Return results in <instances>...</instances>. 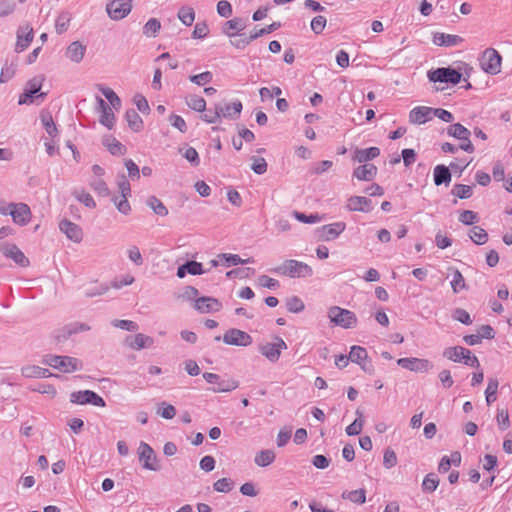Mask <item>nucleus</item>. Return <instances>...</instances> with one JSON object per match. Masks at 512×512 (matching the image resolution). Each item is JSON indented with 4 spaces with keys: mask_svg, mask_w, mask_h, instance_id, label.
<instances>
[{
    "mask_svg": "<svg viewBox=\"0 0 512 512\" xmlns=\"http://www.w3.org/2000/svg\"><path fill=\"white\" fill-rule=\"evenodd\" d=\"M271 271L290 278H306L313 274V270L308 264L292 259L285 260L281 265Z\"/></svg>",
    "mask_w": 512,
    "mask_h": 512,
    "instance_id": "obj_1",
    "label": "nucleus"
},
{
    "mask_svg": "<svg viewBox=\"0 0 512 512\" xmlns=\"http://www.w3.org/2000/svg\"><path fill=\"white\" fill-rule=\"evenodd\" d=\"M327 316L331 323L344 329L354 328L358 322L357 316L354 312L339 306L330 307L328 309Z\"/></svg>",
    "mask_w": 512,
    "mask_h": 512,
    "instance_id": "obj_2",
    "label": "nucleus"
},
{
    "mask_svg": "<svg viewBox=\"0 0 512 512\" xmlns=\"http://www.w3.org/2000/svg\"><path fill=\"white\" fill-rule=\"evenodd\" d=\"M44 363L63 373H71L81 369V362L70 356L47 355Z\"/></svg>",
    "mask_w": 512,
    "mask_h": 512,
    "instance_id": "obj_3",
    "label": "nucleus"
},
{
    "mask_svg": "<svg viewBox=\"0 0 512 512\" xmlns=\"http://www.w3.org/2000/svg\"><path fill=\"white\" fill-rule=\"evenodd\" d=\"M480 66L482 70L491 75H496L501 71L502 57L494 48L485 49L480 58Z\"/></svg>",
    "mask_w": 512,
    "mask_h": 512,
    "instance_id": "obj_4",
    "label": "nucleus"
},
{
    "mask_svg": "<svg viewBox=\"0 0 512 512\" xmlns=\"http://www.w3.org/2000/svg\"><path fill=\"white\" fill-rule=\"evenodd\" d=\"M427 77L430 82L450 83L456 85L461 81L462 73L458 71V69H454L452 67H440L429 70Z\"/></svg>",
    "mask_w": 512,
    "mask_h": 512,
    "instance_id": "obj_5",
    "label": "nucleus"
},
{
    "mask_svg": "<svg viewBox=\"0 0 512 512\" xmlns=\"http://www.w3.org/2000/svg\"><path fill=\"white\" fill-rule=\"evenodd\" d=\"M138 457L139 461L142 463V467L146 470L150 471H158L160 470V466L158 464L157 456L154 450L151 448L149 444L141 441L138 447Z\"/></svg>",
    "mask_w": 512,
    "mask_h": 512,
    "instance_id": "obj_6",
    "label": "nucleus"
},
{
    "mask_svg": "<svg viewBox=\"0 0 512 512\" xmlns=\"http://www.w3.org/2000/svg\"><path fill=\"white\" fill-rule=\"evenodd\" d=\"M203 378L210 384L217 385L216 387L209 388L214 393L230 392L238 388L239 382L234 379L223 380L218 374L205 372Z\"/></svg>",
    "mask_w": 512,
    "mask_h": 512,
    "instance_id": "obj_7",
    "label": "nucleus"
},
{
    "mask_svg": "<svg viewBox=\"0 0 512 512\" xmlns=\"http://www.w3.org/2000/svg\"><path fill=\"white\" fill-rule=\"evenodd\" d=\"M70 401L79 405L91 404L97 407L106 405L104 399L91 390L75 391L70 394Z\"/></svg>",
    "mask_w": 512,
    "mask_h": 512,
    "instance_id": "obj_8",
    "label": "nucleus"
},
{
    "mask_svg": "<svg viewBox=\"0 0 512 512\" xmlns=\"http://www.w3.org/2000/svg\"><path fill=\"white\" fill-rule=\"evenodd\" d=\"M132 9V0H112L106 5V12L112 20L125 18Z\"/></svg>",
    "mask_w": 512,
    "mask_h": 512,
    "instance_id": "obj_9",
    "label": "nucleus"
},
{
    "mask_svg": "<svg viewBox=\"0 0 512 512\" xmlns=\"http://www.w3.org/2000/svg\"><path fill=\"white\" fill-rule=\"evenodd\" d=\"M223 342L227 345L246 347L251 345L252 337L245 331L231 328L223 335Z\"/></svg>",
    "mask_w": 512,
    "mask_h": 512,
    "instance_id": "obj_10",
    "label": "nucleus"
},
{
    "mask_svg": "<svg viewBox=\"0 0 512 512\" xmlns=\"http://www.w3.org/2000/svg\"><path fill=\"white\" fill-rule=\"evenodd\" d=\"M45 78L43 75H37L26 83L24 92L19 97V104H30L33 97L40 91Z\"/></svg>",
    "mask_w": 512,
    "mask_h": 512,
    "instance_id": "obj_11",
    "label": "nucleus"
},
{
    "mask_svg": "<svg viewBox=\"0 0 512 512\" xmlns=\"http://www.w3.org/2000/svg\"><path fill=\"white\" fill-rule=\"evenodd\" d=\"M16 36L15 52L21 53L26 50L33 41L34 30L29 24H25L18 27Z\"/></svg>",
    "mask_w": 512,
    "mask_h": 512,
    "instance_id": "obj_12",
    "label": "nucleus"
},
{
    "mask_svg": "<svg viewBox=\"0 0 512 512\" xmlns=\"http://www.w3.org/2000/svg\"><path fill=\"white\" fill-rule=\"evenodd\" d=\"M276 340L277 342L275 343H266L259 347L260 353L271 362L278 361L281 355V350L287 349V345L282 338L276 337Z\"/></svg>",
    "mask_w": 512,
    "mask_h": 512,
    "instance_id": "obj_13",
    "label": "nucleus"
},
{
    "mask_svg": "<svg viewBox=\"0 0 512 512\" xmlns=\"http://www.w3.org/2000/svg\"><path fill=\"white\" fill-rule=\"evenodd\" d=\"M397 364L409 371L413 372H427L432 368V364L428 359L421 358H400L397 360Z\"/></svg>",
    "mask_w": 512,
    "mask_h": 512,
    "instance_id": "obj_14",
    "label": "nucleus"
},
{
    "mask_svg": "<svg viewBox=\"0 0 512 512\" xmlns=\"http://www.w3.org/2000/svg\"><path fill=\"white\" fill-rule=\"evenodd\" d=\"M9 207H11L9 215H11L13 221L16 224L24 226L29 223L31 218V210L27 204L9 203Z\"/></svg>",
    "mask_w": 512,
    "mask_h": 512,
    "instance_id": "obj_15",
    "label": "nucleus"
},
{
    "mask_svg": "<svg viewBox=\"0 0 512 512\" xmlns=\"http://www.w3.org/2000/svg\"><path fill=\"white\" fill-rule=\"evenodd\" d=\"M0 251L5 257L12 259L21 267H27L30 264L29 259L15 244L4 243L0 246Z\"/></svg>",
    "mask_w": 512,
    "mask_h": 512,
    "instance_id": "obj_16",
    "label": "nucleus"
},
{
    "mask_svg": "<svg viewBox=\"0 0 512 512\" xmlns=\"http://www.w3.org/2000/svg\"><path fill=\"white\" fill-rule=\"evenodd\" d=\"M59 229L69 240L75 243H79L83 239V231L81 227L67 219L62 220L59 223Z\"/></svg>",
    "mask_w": 512,
    "mask_h": 512,
    "instance_id": "obj_17",
    "label": "nucleus"
},
{
    "mask_svg": "<svg viewBox=\"0 0 512 512\" xmlns=\"http://www.w3.org/2000/svg\"><path fill=\"white\" fill-rule=\"evenodd\" d=\"M434 117L433 108L427 106H417L409 113V122L411 124H424Z\"/></svg>",
    "mask_w": 512,
    "mask_h": 512,
    "instance_id": "obj_18",
    "label": "nucleus"
},
{
    "mask_svg": "<svg viewBox=\"0 0 512 512\" xmlns=\"http://www.w3.org/2000/svg\"><path fill=\"white\" fill-rule=\"evenodd\" d=\"M346 228L344 222H335L332 224L323 225L318 229L320 239L324 241H331L336 239Z\"/></svg>",
    "mask_w": 512,
    "mask_h": 512,
    "instance_id": "obj_19",
    "label": "nucleus"
},
{
    "mask_svg": "<svg viewBox=\"0 0 512 512\" xmlns=\"http://www.w3.org/2000/svg\"><path fill=\"white\" fill-rule=\"evenodd\" d=\"M91 327L86 323L81 322H74L67 324L62 329L56 331L55 338L58 342L66 340L68 337H70L73 334H76L78 332H85L89 331Z\"/></svg>",
    "mask_w": 512,
    "mask_h": 512,
    "instance_id": "obj_20",
    "label": "nucleus"
},
{
    "mask_svg": "<svg viewBox=\"0 0 512 512\" xmlns=\"http://www.w3.org/2000/svg\"><path fill=\"white\" fill-rule=\"evenodd\" d=\"M194 308L200 313H210L219 311L221 309V303L216 298L203 296L195 300Z\"/></svg>",
    "mask_w": 512,
    "mask_h": 512,
    "instance_id": "obj_21",
    "label": "nucleus"
},
{
    "mask_svg": "<svg viewBox=\"0 0 512 512\" xmlns=\"http://www.w3.org/2000/svg\"><path fill=\"white\" fill-rule=\"evenodd\" d=\"M246 20L243 18L235 17L228 20L222 27V33L229 38H235L237 34L242 33L246 28Z\"/></svg>",
    "mask_w": 512,
    "mask_h": 512,
    "instance_id": "obj_22",
    "label": "nucleus"
},
{
    "mask_svg": "<svg viewBox=\"0 0 512 512\" xmlns=\"http://www.w3.org/2000/svg\"><path fill=\"white\" fill-rule=\"evenodd\" d=\"M378 169L374 164H363L358 166L353 171V177L360 181H371L377 175Z\"/></svg>",
    "mask_w": 512,
    "mask_h": 512,
    "instance_id": "obj_23",
    "label": "nucleus"
},
{
    "mask_svg": "<svg viewBox=\"0 0 512 512\" xmlns=\"http://www.w3.org/2000/svg\"><path fill=\"white\" fill-rule=\"evenodd\" d=\"M346 208L349 211L369 212L371 210V200L364 196H351L347 200Z\"/></svg>",
    "mask_w": 512,
    "mask_h": 512,
    "instance_id": "obj_24",
    "label": "nucleus"
},
{
    "mask_svg": "<svg viewBox=\"0 0 512 512\" xmlns=\"http://www.w3.org/2000/svg\"><path fill=\"white\" fill-rule=\"evenodd\" d=\"M380 155V149L378 147H370L366 149H355L352 160L358 163H365L377 158Z\"/></svg>",
    "mask_w": 512,
    "mask_h": 512,
    "instance_id": "obj_25",
    "label": "nucleus"
},
{
    "mask_svg": "<svg viewBox=\"0 0 512 512\" xmlns=\"http://www.w3.org/2000/svg\"><path fill=\"white\" fill-rule=\"evenodd\" d=\"M463 41V38L458 35L438 32L433 36V43L437 46L452 47L461 44Z\"/></svg>",
    "mask_w": 512,
    "mask_h": 512,
    "instance_id": "obj_26",
    "label": "nucleus"
},
{
    "mask_svg": "<svg viewBox=\"0 0 512 512\" xmlns=\"http://www.w3.org/2000/svg\"><path fill=\"white\" fill-rule=\"evenodd\" d=\"M86 52V46L79 41L72 42L66 49V56L72 62L79 63L83 60Z\"/></svg>",
    "mask_w": 512,
    "mask_h": 512,
    "instance_id": "obj_27",
    "label": "nucleus"
},
{
    "mask_svg": "<svg viewBox=\"0 0 512 512\" xmlns=\"http://www.w3.org/2000/svg\"><path fill=\"white\" fill-rule=\"evenodd\" d=\"M433 178L436 186H440L442 184L449 185L452 179V174L449 167L440 164L434 168Z\"/></svg>",
    "mask_w": 512,
    "mask_h": 512,
    "instance_id": "obj_28",
    "label": "nucleus"
},
{
    "mask_svg": "<svg viewBox=\"0 0 512 512\" xmlns=\"http://www.w3.org/2000/svg\"><path fill=\"white\" fill-rule=\"evenodd\" d=\"M242 103L240 101H235L233 103H229L226 105L220 104V117L229 118V119H237L242 111Z\"/></svg>",
    "mask_w": 512,
    "mask_h": 512,
    "instance_id": "obj_29",
    "label": "nucleus"
},
{
    "mask_svg": "<svg viewBox=\"0 0 512 512\" xmlns=\"http://www.w3.org/2000/svg\"><path fill=\"white\" fill-rule=\"evenodd\" d=\"M465 354H470V350L462 346L448 347L443 351V356L454 362H463Z\"/></svg>",
    "mask_w": 512,
    "mask_h": 512,
    "instance_id": "obj_30",
    "label": "nucleus"
},
{
    "mask_svg": "<svg viewBox=\"0 0 512 512\" xmlns=\"http://www.w3.org/2000/svg\"><path fill=\"white\" fill-rule=\"evenodd\" d=\"M103 145L112 155H124L126 153L125 146L112 136H106L103 139Z\"/></svg>",
    "mask_w": 512,
    "mask_h": 512,
    "instance_id": "obj_31",
    "label": "nucleus"
},
{
    "mask_svg": "<svg viewBox=\"0 0 512 512\" xmlns=\"http://www.w3.org/2000/svg\"><path fill=\"white\" fill-rule=\"evenodd\" d=\"M275 457L276 455L273 450H261L255 455L254 462L259 467H266L274 462Z\"/></svg>",
    "mask_w": 512,
    "mask_h": 512,
    "instance_id": "obj_32",
    "label": "nucleus"
},
{
    "mask_svg": "<svg viewBox=\"0 0 512 512\" xmlns=\"http://www.w3.org/2000/svg\"><path fill=\"white\" fill-rule=\"evenodd\" d=\"M40 120H41V123H42L43 127L45 128L46 132L49 134V136L56 137L58 135L57 126H56L50 112H47V111L41 112Z\"/></svg>",
    "mask_w": 512,
    "mask_h": 512,
    "instance_id": "obj_33",
    "label": "nucleus"
},
{
    "mask_svg": "<svg viewBox=\"0 0 512 512\" xmlns=\"http://www.w3.org/2000/svg\"><path fill=\"white\" fill-rule=\"evenodd\" d=\"M125 119L130 129L139 132L143 128V120L134 109H128L125 113Z\"/></svg>",
    "mask_w": 512,
    "mask_h": 512,
    "instance_id": "obj_34",
    "label": "nucleus"
},
{
    "mask_svg": "<svg viewBox=\"0 0 512 512\" xmlns=\"http://www.w3.org/2000/svg\"><path fill=\"white\" fill-rule=\"evenodd\" d=\"M154 343L152 337L138 333L133 337V340L129 343V346L135 350H141L143 348L151 347Z\"/></svg>",
    "mask_w": 512,
    "mask_h": 512,
    "instance_id": "obj_35",
    "label": "nucleus"
},
{
    "mask_svg": "<svg viewBox=\"0 0 512 512\" xmlns=\"http://www.w3.org/2000/svg\"><path fill=\"white\" fill-rule=\"evenodd\" d=\"M341 497L345 500H349L352 503L361 505L366 501V490L361 488L353 491H344Z\"/></svg>",
    "mask_w": 512,
    "mask_h": 512,
    "instance_id": "obj_36",
    "label": "nucleus"
},
{
    "mask_svg": "<svg viewBox=\"0 0 512 512\" xmlns=\"http://www.w3.org/2000/svg\"><path fill=\"white\" fill-rule=\"evenodd\" d=\"M22 374L25 377H36V378H46L50 377L52 374L51 372L46 369L39 366H27L22 369Z\"/></svg>",
    "mask_w": 512,
    "mask_h": 512,
    "instance_id": "obj_37",
    "label": "nucleus"
},
{
    "mask_svg": "<svg viewBox=\"0 0 512 512\" xmlns=\"http://www.w3.org/2000/svg\"><path fill=\"white\" fill-rule=\"evenodd\" d=\"M447 134L458 140L466 139L467 135H471V132L460 123H455L447 128Z\"/></svg>",
    "mask_w": 512,
    "mask_h": 512,
    "instance_id": "obj_38",
    "label": "nucleus"
},
{
    "mask_svg": "<svg viewBox=\"0 0 512 512\" xmlns=\"http://www.w3.org/2000/svg\"><path fill=\"white\" fill-rule=\"evenodd\" d=\"M368 358L367 350L364 347L354 345L351 347L349 353L350 361L359 364H362L363 361H366Z\"/></svg>",
    "mask_w": 512,
    "mask_h": 512,
    "instance_id": "obj_39",
    "label": "nucleus"
},
{
    "mask_svg": "<svg viewBox=\"0 0 512 512\" xmlns=\"http://www.w3.org/2000/svg\"><path fill=\"white\" fill-rule=\"evenodd\" d=\"M469 237L477 245H483L488 241V233L479 226H474L470 230Z\"/></svg>",
    "mask_w": 512,
    "mask_h": 512,
    "instance_id": "obj_40",
    "label": "nucleus"
},
{
    "mask_svg": "<svg viewBox=\"0 0 512 512\" xmlns=\"http://www.w3.org/2000/svg\"><path fill=\"white\" fill-rule=\"evenodd\" d=\"M71 15L68 12H62L59 14L55 21V30L57 34H63L70 26Z\"/></svg>",
    "mask_w": 512,
    "mask_h": 512,
    "instance_id": "obj_41",
    "label": "nucleus"
},
{
    "mask_svg": "<svg viewBox=\"0 0 512 512\" xmlns=\"http://www.w3.org/2000/svg\"><path fill=\"white\" fill-rule=\"evenodd\" d=\"M451 194L459 199H468L473 195V186L464 184H455Z\"/></svg>",
    "mask_w": 512,
    "mask_h": 512,
    "instance_id": "obj_42",
    "label": "nucleus"
},
{
    "mask_svg": "<svg viewBox=\"0 0 512 512\" xmlns=\"http://www.w3.org/2000/svg\"><path fill=\"white\" fill-rule=\"evenodd\" d=\"M147 205L159 216L168 215V209L156 196H150L147 199Z\"/></svg>",
    "mask_w": 512,
    "mask_h": 512,
    "instance_id": "obj_43",
    "label": "nucleus"
},
{
    "mask_svg": "<svg viewBox=\"0 0 512 512\" xmlns=\"http://www.w3.org/2000/svg\"><path fill=\"white\" fill-rule=\"evenodd\" d=\"M179 20L186 26H191L195 20V12L192 7L184 6L178 11Z\"/></svg>",
    "mask_w": 512,
    "mask_h": 512,
    "instance_id": "obj_44",
    "label": "nucleus"
},
{
    "mask_svg": "<svg viewBox=\"0 0 512 512\" xmlns=\"http://www.w3.org/2000/svg\"><path fill=\"white\" fill-rule=\"evenodd\" d=\"M498 385L499 382L496 378H490L488 380V385L485 390L486 402L488 405H491L494 401H496Z\"/></svg>",
    "mask_w": 512,
    "mask_h": 512,
    "instance_id": "obj_45",
    "label": "nucleus"
},
{
    "mask_svg": "<svg viewBox=\"0 0 512 512\" xmlns=\"http://www.w3.org/2000/svg\"><path fill=\"white\" fill-rule=\"evenodd\" d=\"M161 28V23L156 18L149 19L143 27V34L147 37H156Z\"/></svg>",
    "mask_w": 512,
    "mask_h": 512,
    "instance_id": "obj_46",
    "label": "nucleus"
},
{
    "mask_svg": "<svg viewBox=\"0 0 512 512\" xmlns=\"http://www.w3.org/2000/svg\"><path fill=\"white\" fill-rule=\"evenodd\" d=\"M439 485V479L434 473H429L425 476L422 482V490L427 493L434 492Z\"/></svg>",
    "mask_w": 512,
    "mask_h": 512,
    "instance_id": "obj_47",
    "label": "nucleus"
},
{
    "mask_svg": "<svg viewBox=\"0 0 512 512\" xmlns=\"http://www.w3.org/2000/svg\"><path fill=\"white\" fill-rule=\"evenodd\" d=\"M186 104L192 110L204 112L206 110V101L198 95H191L186 99Z\"/></svg>",
    "mask_w": 512,
    "mask_h": 512,
    "instance_id": "obj_48",
    "label": "nucleus"
},
{
    "mask_svg": "<svg viewBox=\"0 0 512 512\" xmlns=\"http://www.w3.org/2000/svg\"><path fill=\"white\" fill-rule=\"evenodd\" d=\"M220 112V103H218L214 105L213 109L209 108L208 110H206V112L201 116V118L203 121L210 124L217 123L220 121Z\"/></svg>",
    "mask_w": 512,
    "mask_h": 512,
    "instance_id": "obj_49",
    "label": "nucleus"
},
{
    "mask_svg": "<svg viewBox=\"0 0 512 512\" xmlns=\"http://www.w3.org/2000/svg\"><path fill=\"white\" fill-rule=\"evenodd\" d=\"M72 195L88 208H94L96 206L92 196L84 190L75 189L73 190Z\"/></svg>",
    "mask_w": 512,
    "mask_h": 512,
    "instance_id": "obj_50",
    "label": "nucleus"
},
{
    "mask_svg": "<svg viewBox=\"0 0 512 512\" xmlns=\"http://www.w3.org/2000/svg\"><path fill=\"white\" fill-rule=\"evenodd\" d=\"M286 308L291 313H300L305 309V304L298 296H292L286 300Z\"/></svg>",
    "mask_w": 512,
    "mask_h": 512,
    "instance_id": "obj_51",
    "label": "nucleus"
},
{
    "mask_svg": "<svg viewBox=\"0 0 512 512\" xmlns=\"http://www.w3.org/2000/svg\"><path fill=\"white\" fill-rule=\"evenodd\" d=\"M451 287L454 293H459L461 290L466 289L465 279L462 273L455 269L453 272V279L451 281Z\"/></svg>",
    "mask_w": 512,
    "mask_h": 512,
    "instance_id": "obj_52",
    "label": "nucleus"
},
{
    "mask_svg": "<svg viewBox=\"0 0 512 512\" xmlns=\"http://www.w3.org/2000/svg\"><path fill=\"white\" fill-rule=\"evenodd\" d=\"M100 91L104 95V97L109 101V103L111 104V106L114 109L117 110L120 108L121 100L118 97V95L111 88L101 87Z\"/></svg>",
    "mask_w": 512,
    "mask_h": 512,
    "instance_id": "obj_53",
    "label": "nucleus"
},
{
    "mask_svg": "<svg viewBox=\"0 0 512 512\" xmlns=\"http://www.w3.org/2000/svg\"><path fill=\"white\" fill-rule=\"evenodd\" d=\"M91 188L100 196H108L110 194V190L102 178H95L90 182Z\"/></svg>",
    "mask_w": 512,
    "mask_h": 512,
    "instance_id": "obj_54",
    "label": "nucleus"
},
{
    "mask_svg": "<svg viewBox=\"0 0 512 512\" xmlns=\"http://www.w3.org/2000/svg\"><path fill=\"white\" fill-rule=\"evenodd\" d=\"M221 260V264L230 267L242 263V258L237 254L222 253L217 256Z\"/></svg>",
    "mask_w": 512,
    "mask_h": 512,
    "instance_id": "obj_55",
    "label": "nucleus"
},
{
    "mask_svg": "<svg viewBox=\"0 0 512 512\" xmlns=\"http://www.w3.org/2000/svg\"><path fill=\"white\" fill-rule=\"evenodd\" d=\"M212 79H213V74L210 71H205L200 74L189 76V80L198 86H204V85L210 83L212 81Z\"/></svg>",
    "mask_w": 512,
    "mask_h": 512,
    "instance_id": "obj_56",
    "label": "nucleus"
},
{
    "mask_svg": "<svg viewBox=\"0 0 512 512\" xmlns=\"http://www.w3.org/2000/svg\"><path fill=\"white\" fill-rule=\"evenodd\" d=\"M497 425L500 430L505 431L510 426L509 413L507 409H497Z\"/></svg>",
    "mask_w": 512,
    "mask_h": 512,
    "instance_id": "obj_57",
    "label": "nucleus"
},
{
    "mask_svg": "<svg viewBox=\"0 0 512 512\" xmlns=\"http://www.w3.org/2000/svg\"><path fill=\"white\" fill-rule=\"evenodd\" d=\"M234 487V482L230 478H221L213 484L215 491L220 493H228Z\"/></svg>",
    "mask_w": 512,
    "mask_h": 512,
    "instance_id": "obj_58",
    "label": "nucleus"
},
{
    "mask_svg": "<svg viewBox=\"0 0 512 512\" xmlns=\"http://www.w3.org/2000/svg\"><path fill=\"white\" fill-rule=\"evenodd\" d=\"M15 73H16V64H14V63H5L4 66L1 69L0 83L8 82L10 79L13 78Z\"/></svg>",
    "mask_w": 512,
    "mask_h": 512,
    "instance_id": "obj_59",
    "label": "nucleus"
},
{
    "mask_svg": "<svg viewBox=\"0 0 512 512\" xmlns=\"http://www.w3.org/2000/svg\"><path fill=\"white\" fill-rule=\"evenodd\" d=\"M157 414H159L164 419H172L176 415V409L173 405L162 402L157 409Z\"/></svg>",
    "mask_w": 512,
    "mask_h": 512,
    "instance_id": "obj_60",
    "label": "nucleus"
},
{
    "mask_svg": "<svg viewBox=\"0 0 512 512\" xmlns=\"http://www.w3.org/2000/svg\"><path fill=\"white\" fill-rule=\"evenodd\" d=\"M252 165L251 169L258 175H262L267 171V162L263 157H255L251 158Z\"/></svg>",
    "mask_w": 512,
    "mask_h": 512,
    "instance_id": "obj_61",
    "label": "nucleus"
},
{
    "mask_svg": "<svg viewBox=\"0 0 512 512\" xmlns=\"http://www.w3.org/2000/svg\"><path fill=\"white\" fill-rule=\"evenodd\" d=\"M459 221L464 225H473L478 222V214L472 210H463L459 215Z\"/></svg>",
    "mask_w": 512,
    "mask_h": 512,
    "instance_id": "obj_62",
    "label": "nucleus"
},
{
    "mask_svg": "<svg viewBox=\"0 0 512 512\" xmlns=\"http://www.w3.org/2000/svg\"><path fill=\"white\" fill-rule=\"evenodd\" d=\"M117 185L121 197L128 198V196L131 194V186L124 174L118 177Z\"/></svg>",
    "mask_w": 512,
    "mask_h": 512,
    "instance_id": "obj_63",
    "label": "nucleus"
},
{
    "mask_svg": "<svg viewBox=\"0 0 512 512\" xmlns=\"http://www.w3.org/2000/svg\"><path fill=\"white\" fill-rule=\"evenodd\" d=\"M115 116L112 112L111 107L103 110L100 116V123L106 126L108 129H112L114 126Z\"/></svg>",
    "mask_w": 512,
    "mask_h": 512,
    "instance_id": "obj_64",
    "label": "nucleus"
}]
</instances>
